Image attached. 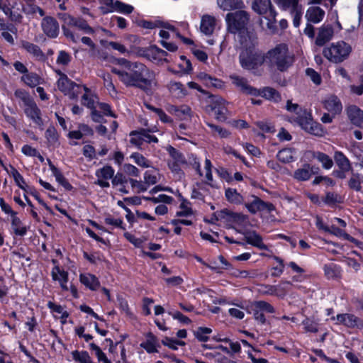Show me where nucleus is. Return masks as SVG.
Wrapping results in <instances>:
<instances>
[{
	"mask_svg": "<svg viewBox=\"0 0 363 363\" xmlns=\"http://www.w3.org/2000/svg\"><path fill=\"white\" fill-rule=\"evenodd\" d=\"M121 69L112 68L111 71L127 86H136L147 94H152L157 85L155 73L140 62H131L125 59L119 60Z\"/></svg>",
	"mask_w": 363,
	"mask_h": 363,
	"instance_id": "1",
	"label": "nucleus"
},
{
	"mask_svg": "<svg viewBox=\"0 0 363 363\" xmlns=\"http://www.w3.org/2000/svg\"><path fill=\"white\" fill-rule=\"evenodd\" d=\"M257 38L256 35H250L247 39L241 38L240 43V62L241 66L248 70H253L262 65L265 57L256 49Z\"/></svg>",
	"mask_w": 363,
	"mask_h": 363,
	"instance_id": "2",
	"label": "nucleus"
},
{
	"mask_svg": "<svg viewBox=\"0 0 363 363\" xmlns=\"http://www.w3.org/2000/svg\"><path fill=\"white\" fill-rule=\"evenodd\" d=\"M286 109L294 113V116L289 119L290 122L296 123L302 129L314 135L322 136L324 134L321 125L313 121L311 113L302 108L298 104L288 100Z\"/></svg>",
	"mask_w": 363,
	"mask_h": 363,
	"instance_id": "3",
	"label": "nucleus"
},
{
	"mask_svg": "<svg viewBox=\"0 0 363 363\" xmlns=\"http://www.w3.org/2000/svg\"><path fill=\"white\" fill-rule=\"evenodd\" d=\"M265 60L272 67L284 72L294 63V55L289 52L287 45L281 43L270 49L265 55Z\"/></svg>",
	"mask_w": 363,
	"mask_h": 363,
	"instance_id": "4",
	"label": "nucleus"
},
{
	"mask_svg": "<svg viewBox=\"0 0 363 363\" xmlns=\"http://www.w3.org/2000/svg\"><path fill=\"white\" fill-rule=\"evenodd\" d=\"M225 21L228 31L238 35V40L240 43L241 38L247 39L250 35H256L253 32H250L247 29L249 15L245 11L240 10L233 13H228L226 15Z\"/></svg>",
	"mask_w": 363,
	"mask_h": 363,
	"instance_id": "5",
	"label": "nucleus"
},
{
	"mask_svg": "<svg viewBox=\"0 0 363 363\" xmlns=\"http://www.w3.org/2000/svg\"><path fill=\"white\" fill-rule=\"evenodd\" d=\"M252 10L262 18L259 19V24L264 29L271 33L276 32L277 12L273 8L270 0H255L252 4Z\"/></svg>",
	"mask_w": 363,
	"mask_h": 363,
	"instance_id": "6",
	"label": "nucleus"
},
{
	"mask_svg": "<svg viewBox=\"0 0 363 363\" xmlns=\"http://www.w3.org/2000/svg\"><path fill=\"white\" fill-rule=\"evenodd\" d=\"M61 19L63 21L62 30L64 35L74 43L78 41L79 36L75 35L74 31L66 26L76 27L86 34H92L94 32V29L83 19L74 18L67 13H63L61 16Z\"/></svg>",
	"mask_w": 363,
	"mask_h": 363,
	"instance_id": "7",
	"label": "nucleus"
},
{
	"mask_svg": "<svg viewBox=\"0 0 363 363\" xmlns=\"http://www.w3.org/2000/svg\"><path fill=\"white\" fill-rule=\"evenodd\" d=\"M351 52L350 45L344 41H338L332 43L329 47L325 48L323 54L329 61L340 63L346 60Z\"/></svg>",
	"mask_w": 363,
	"mask_h": 363,
	"instance_id": "8",
	"label": "nucleus"
},
{
	"mask_svg": "<svg viewBox=\"0 0 363 363\" xmlns=\"http://www.w3.org/2000/svg\"><path fill=\"white\" fill-rule=\"evenodd\" d=\"M60 76L57 82L58 89L68 96L69 99H74L78 97L79 94L82 92V86L77 84L70 80L67 76L62 72H57Z\"/></svg>",
	"mask_w": 363,
	"mask_h": 363,
	"instance_id": "9",
	"label": "nucleus"
},
{
	"mask_svg": "<svg viewBox=\"0 0 363 363\" xmlns=\"http://www.w3.org/2000/svg\"><path fill=\"white\" fill-rule=\"evenodd\" d=\"M158 131L157 126L154 125L150 128L141 129L140 130L132 131L130 133V142L134 146L140 148L144 142L146 143H157L158 140L150 133Z\"/></svg>",
	"mask_w": 363,
	"mask_h": 363,
	"instance_id": "10",
	"label": "nucleus"
},
{
	"mask_svg": "<svg viewBox=\"0 0 363 363\" xmlns=\"http://www.w3.org/2000/svg\"><path fill=\"white\" fill-rule=\"evenodd\" d=\"M208 111H211L216 120L223 122L228 118V111L226 101L218 96H212L206 107Z\"/></svg>",
	"mask_w": 363,
	"mask_h": 363,
	"instance_id": "11",
	"label": "nucleus"
},
{
	"mask_svg": "<svg viewBox=\"0 0 363 363\" xmlns=\"http://www.w3.org/2000/svg\"><path fill=\"white\" fill-rule=\"evenodd\" d=\"M250 313H252L255 319L264 324L266 322L264 313H273L275 312L274 307L269 303L264 301L253 302L249 308Z\"/></svg>",
	"mask_w": 363,
	"mask_h": 363,
	"instance_id": "12",
	"label": "nucleus"
},
{
	"mask_svg": "<svg viewBox=\"0 0 363 363\" xmlns=\"http://www.w3.org/2000/svg\"><path fill=\"white\" fill-rule=\"evenodd\" d=\"M318 167L312 166L307 162L294 171L293 177L298 182L308 181L318 172Z\"/></svg>",
	"mask_w": 363,
	"mask_h": 363,
	"instance_id": "13",
	"label": "nucleus"
},
{
	"mask_svg": "<svg viewBox=\"0 0 363 363\" xmlns=\"http://www.w3.org/2000/svg\"><path fill=\"white\" fill-rule=\"evenodd\" d=\"M245 207L252 213H256L259 211L272 212L274 210V206L270 203H266L257 196H252L250 202L245 203Z\"/></svg>",
	"mask_w": 363,
	"mask_h": 363,
	"instance_id": "14",
	"label": "nucleus"
},
{
	"mask_svg": "<svg viewBox=\"0 0 363 363\" xmlns=\"http://www.w3.org/2000/svg\"><path fill=\"white\" fill-rule=\"evenodd\" d=\"M333 320H336L337 324H341L348 328H362L363 322L359 318L350 313L338 314L333 316Z\"/></svg>",
	"mask_w": 363,
	"mask_h": 363,
	"instance_id": "15",
	"label": "nucleus"
},
{
	"mask_svg": "<svg viewBox=\"0 0 363 363\" xmlns=\"http://www.w3.org/2000/svg\"><path fill=\"white\" fill-rule=\"evenodd\" d=\"M41 28L43 33L49 38H55L59 34V24L56 19L51 16H46L43 18Z\"/></svg>",
	"mask_w": 363,
	"mask_h": 363,
	"instance_id": "16",
	"label": "nucleus"
},
{
	"mask_svg": "<svg viewBox=\"0 0 363 363\" xmlns=\"http://www.w3.org/2000/svg\"><path fill=\"white\" fill-rule=\"evenodd\" d=\"M304 157L308 162H311L314 159L317 160L325 169H331L333 165V160L328 155L319 151H306L304 153Z\"/></svg>",
	"mask_w": 363,
	"mask_h": 363,
	"instance_id": "17",
	"label": "nucleus"
},
{
	"mask_svg": "<svg viewBox=\"0 0 363 363\" xmlns=\"http://www.w3.org/2000/svg\"><path fill=\"white\" fill-rule=\"evenodd\" d=\"M26 116L30 118L36 125L43 129V121L41 117V111L36 104L33 101L23 108Z\"/></svg>",
	"mask_w": 363,
	"mask_h": 363,
	"instance_id": "18",
	"label": "nucleus"
},
{
	"mask_svg": "<svg viewBox=\"0 0 363 363\" xmlns=\"http://www.w3.org/2000/svg\"><path fill=\"white\" fill-rule=\"evenodd\" d=\"M230 79L232 81V83L240 90L246 94L249 95H256L258 93V89L253 88L248 83L247 81L238 75L232 74L230 76Z\"/></svg>",
	"mask_w": 363,
	"mask_h": 363,
	"instance_id": "19",
	"label": "nucleus"
},
{
	"mask_svg": "<svg viewBox=\"0 0 363 363\" xmlns=\"http://www.w3.org/2000/svg\"><path fill=\"white\" fill-rule=\"evenodd\" d=\"M52 279L57 281L62 291H68V273L60 268L59 266H55L51 272Z\"/></svg>",
	"mask_w": 363,
	"mask_h": 363,
	"instance_id": "20",
	"label": "nucleus"
},
{
	"mask_svg": "<svg viewBox=\"0 0 363 363\" xmlns=\"http://www.w3.org/2000/svg\"><path fill=\"white\" fill-rule=\"evenodd\" d=\"M348 118L354 125L363 128V111L359 107L352 105L347 108Z\"/></svg>",
	"mask_w": 363,
	"mask_h": 363,
	"instance_id": "21",
	"label": "nucleus"
},
{
	"mask_svg": "<svg viewBox=\"0 0 363 363\" xmlns=\"http://www.w3.org/2000/svg\"><path fill=\"white\" fill-rule=\"evenodd\" d=\"M324 107L333 116L339 114L342 110L340 100L335 95H330L325 99Z\"/></svg>",
	"mask_w": 363,
	"mask_h": 363,
	"instance_id": "22",
	"label": "nucleus"
},
{
	"mask_svg": "<svg viewBox=\"0 0 363 363\" xmlns=\"http://www.w3.org/2000/svg\"><path fill=\"white\" fill-rule=\"evenodd\" d=\"M168 111L172 114H174L180 120L189 121L191 119L192 116V111L191 108L186 105H182L180 106H171Z\"/></svg>",
	"mask_w": 363,
	"mask_h": 363,
	"instance_id": "23",
	"label": "nucleus"
},
{
	"mask_svg": "<svg viewBox=\"0 0 363 363\" xmlns=\"http://www.w3.org/2000/svg\"><path fill=\"white\" fill-rule=\"evenodd\" d=\"M245 239L247 243L259 250H269L268 246L263 242L262 238L255 231L245 233Z\"/></svg>",
	"mask_w": 363,
	"mask_h": 363,
	"instance_id": "24",
	"label": "nucleus"
},
{
	"mask_svg": "<svg viewBox=\"0 0 363 363\" xmlns=\"http://www.w3.org/2000/svg\"><path fill=\"white\" fill-rule=\"evenodd\" d=\"M333 35V30L330 26H322L318 30L315 40V44L318 46H323L327 42L331 40Z\"/></svg>",
	"mask_w": 363,
	"mask_h": 363,
	"instance_id": "25",
	"label": "nucleus"
},
{
	"mask_svg": "<svg viewBox=\"0 0 363 363\" xmlns=\"http://www.w3.org/2000/svg\"><path fill=\"white\" fill-rule=\"evenodd\" d=\"M161 28L159 35L161 37L162 40H166L170 38H180L181 35L174 26L169 23H161L160 26Z\"/></svg>",
	"mask_w": 363,
	"mask_h": 363,
	"instance_id": "26",
	"label": "nucleus"
},
{
	"mask_svg": "<svg viewBox=\"0 0 363 363\" xmlns=\"http://www.w3.org/2000/svg\"><path fill=\"white\" fill-rule=\"evenodd\" d=\"M216 27V18L213 16L204 15L201 20L200 29L201 31L206 35H211Z\"/></svg>",
	"mask_w": 363,
	"mask_h": 363,
	"instance_id": "27",
	"label": "nucleus"
},
{
	"mask_svg": "<svg viewBox=\"0 0 363 363\" xmlns=\"http://www.w3.org/2000/svg\"><path fill=\"white\" fill-rule=\"evenodd\" d=\"M167 88L172 96L176 99H182L188 94L184 84L179 82L171 81L168 84Z\"/></svg>",
	"mask_w": 363,
	"mask_h": 363,
	"instance_id": "28",
	"label": "nucleus"
},
{
	"mask_svg": "<svg viewBox=\"0 0 363 363\" xmlns=\"http://www.w3.org/2000/svg\"><path fill=\"white\" fill-rule=\"evenodd\" d=\"M80 282L91 291L97 290L100 286L98 278L89 273L80 274Z\"/></svg>",
	"mask_w": 363,
	"mask_h": 363,
	"instance_id": "29",
	"label": "nucleus"
},
{
	"mask_svg": "<svg viewBox=\"0 0 363 363\" xmlns=\"http://www.w3.org/2000/svg\"><path fill=\"white\" fill-rule=\"evenodd\" d=\"M325 16V11L318 6L309 7L306 13V19L313 23H320Z\"/></svg>",
	"mask_w": 363,
	"mask_h": 363,
	"instance_id": "30",
	"label": "nucleus"
},
{
	"mask_svg": "<svg viewBox=\"0 0 363 363\" xmlns=\"http://www.w3.org/2000/svg\"><path fill=\"white\" fill-rule=\"evenodd\" d=\"M220 216L223 218L229 219L230 221L239 225H245L247 222V216L240 213H234L224 210L220 212Z\"/></svg>",
	"mask_w": 363,
	"mask_h": 363,
	"instance_id": "31",
	"label": "nucleus"
},
{
	"mask_svg": "<svg viewBox=\"0 0 363 363\" xmlns=\"http://www.w3.org/2000/svg\"><path fill=\"white\" fill-rule=\"evenodd\" d=\"M217 5L223 11L241 9L244 7L242 0H217Z\"/></svg>",
	"mask_w": 363,
	"mask_h": 363,
	"instance_id": "32",
	"label": "nucleus"
},
{
	"mask_svg": "<svg viewBox=\"0 0 363 363\" xmlns=\"http://www.w3.org/2000/svg\"><path fill=\"white\" fill-rule=\"evenodd\" d=\"M22 48L37 60H43L44 54L38 45L28 41L22 42Z\"/></svg>",
	"mask_w": 363,
	"mask_h": 363,
	"instance_id": "33",
	"label": "nucleus"
},
{
	"mask_svg": "<svg viewBox=\"0 0 363 363\" xmlns=\"http://www.w3.org/2000/svg\"><path fill=\"white\" fill-rule=\"evenodd\" d=\"M275 4L282 10L289 11L290 13L300 8L301 5L298 4V0H274Z\"/></svg>",
	"mask_w": 363,
	"mask_h": 363,
	"instance_id": "34",
	"label": "nucleus"
},
{
	"mask_svg": "<svg viewBox=\"0 0 363 363\" xmlns=\"http://www.w3.org/2000/svg\"><path fill=\"white\" fill-rule=\"evenodd\" d=\"M162 177L159 169L155 168L146 171L144 174L145 183L148 186L155 184L161 180Z\"/></svg>",
	"mask_w": 363,
	"mask_h": 363,
	"instance_id": "35",
	"label": "nucleus"
},
{
	"mask_svg": "<svg viewBox=\"0 0 363 363\" xmlns=\"http://www.w3.org/2000/svg\"><path fill=\"white\" fill-rule=\"evenodd\" d=\"M179 197L180 199V205L179 208V211L177 212L176 215L177 216H186L188 217L189 216L193 215L194 211L192 210L190 202L184 199V197L179 193Z\"/></svg>",
	"mask_w": 363,
	"mask_h": 363,
	"instance_id": "36",
	"label": "nucleus"
},
{
	"mask_svg": "<svg viewBox=\"0 0 363 363\" xmlns=\"http://www.w3.org/2000/svg\"><path fill=\"white\" fill-rule=\"evenodd\" d=\"M11 229L15 235L23 236L26 234V227L23 225L21 219L18 218L16 215H13V217L11 218Z\"/></svg>",
	"mask_w": 363,
	"mask_h": 363,
	"instance_id": "37",
	"label": "nucleus"
},
{
	"mask_svg": "<svg viewBox=\"0 0 363 363\" xmlns=\"http://www.w3.org/2000/svg\"><path fill=\"white\" fill-rule=\"evenodd\" d=\"M335 161L337 165L344 172H347L351 169V164L349 160L341 152H335L334 155Z\"/></svg>",
	"mask_w": 363,
	"mask_h": 363,
	"instance_id": "38",
	"label": "nucleus"
},
{
	"mask_svg": "<svg viewBox=\"0 0 363 363\" xmlns=\"http://www.w3.org/2000/svg\"><path fill=\"white\" fill-rule=\"evenodd\" d=\"M198 78L207 86L220 88L223 86V82L220 80L213 78L205 72L199 73L198 74Z\"/></svg>",
	"mask_w": 363,
	"mask_h": 363,
	"instance_id": "39",
	"label": "nucleus"
},
{
	"mask_svg": "<svg viewBox=\"0 0 363 363\" xmlns=\"http://www.w3.org/2000/svg\"><path fill=\"white\" fill-rule=\"evenodd\" d=\"M82 91L84 93L82 96V104L90 109H94L95 96L86 86H82Z\"/></svg>",
	"mask_w": 363,
	"mask_h": 363,
	"instance_id": "40",
	"label": "nucleus"
},
{
	"mask_svg": "<svg viewBox=\"0 0 363 363\" xmlns=\"http://www.w3.org/2000/svg\"><path fill=\"white\" fill-rule=\"evenodd\" d=\"M295 151L292 148H284L277 153L278 160L283 163H289L293 162L295 159Z\"/></svg>",
	"mask_w": 363,
	"mask_h": 363,
	"instance_id": "41",
	"label": "nucleus"
},
{
	"mask_svg": "<svg viewBox=\"0 0 363 363\" xmlns=\"http://www.w3.org/2000/svg\"><path fill=\"white\" fill-rule=\"evenodd\" d=\"M156 345L157 339L151 333H149L146 337L145 341L140 344V347L144 348L149 353H152L157 351Z\"/></svg>",
	"mask_w": 363,
	"mask_h": 363,
	"instance_id": "42",
	"label": "nucleus"
},
{
	"mask_svg": "<svg viewBox=\"0 0 363 363\" xmlns=\"http://www.w3.org/2000/svg\"><path fill=\"white\" fill-rule=\"evenodd\" d=\"M291 284L289 281H283L277 286L270 287L269 294L272 295H276L278 296H284L285 291L290 289Z\"/></svg>",
	"mask_w": 363,
	"mask_h": 363,
	"instance_id": "43",
	"label": "nucleus"
},
{
	"mask_svg": "<svg viewBox=\"0 0 363 363\" xmlns=\"http://www.w3.org/2000/svg\"><path fill=\"white\" fill-rule=\"evenodd\" d=\"M258 93L255 96H261L269 100L277 101L280 99L279 93L271 87H265L262 89H258Z\"/></svg>",
	"mask_w": 363,
	"mask_h": 363,
	"instance_id": "44",
	"label": "nucleus"
},
{
	"mask_svg": "<svg viewBox=\"0 0 363 363\" xmlns=\"http://www.w3.org/2000/svg\"><path fill=\"white\" fill-rule=\"evenodd\" d=\"M22 10L26 14H35L38 13L40 16H43L45 15L43 10L35 5L33 0H28L26 1V4L23 6Z\"/></svg>",
	"mask_w": 363,
	"mask_h": 363,
	"instance_id": "45",
	"label": "nucleus"
},
{
	"mask_svg": "<svg viewBox=\"0 0 363 363\" xmlns=\"http://www.w3.org/2000/svg\"><path fill=\"white\" fill-rule=\"evenodd\" d=\"M10 167V175H11L16 182V184L19 186L21 189L24 190L26 192L28 191L27 189L28 186L26 184V182L22 177V175L11 165Z\"/></svg>",
	"mask_w": 363,
	"mask_h": 363,
	"instance_id": "46",
	"label": "nucleus"
},
{
	"mask_svg": "<svg viewBox=\"0 0 363 363\" xmlns=\"http://www.w3.org/2000/svg\"><path fill=\"white\" fill-rule=\"evenodd\" d=\"M72 356L79 363H94L86 351L74 350L72 352Z\"/></svg>",
	"mask_w": 363,
	"mask_h": 363,
	"instance_id": "47",
	"label": "nucleus"
},
{
	"mask_svg": "<svg viewBox=\"0 0 363 363\" xmlns=\"http://www.w3.org/2000/svg\"><path fill=\"white\" fill-rule=\"evenodd\" d=\"M324 272L328 279H333L340 277V268L333 264H328L324 267Z\"/></svg>",
	"mask_w": 363,
	"mask_h": 363,
	"instance_id": "48",
	"label": "nucleus"
},
{
	"mask_svg": "<svg viewBox=\"0 0 363 363\" xmlns=\"http://www.w3.org/2000/svg\"><path fill=\"white\" fill-rule=\"evenodd\" d=\"M212 164L209 159H206L204 165L206 184L212 186L217 187V185L214 183L212 176Z\"/></svg>",
	"mask_w": 363,
	"mask_h": 363,
	"instance_id": "49",
	"label": "nucleus"
},
{
	"mask_svg": "<svg viewBox=\"0 0 363 363\" xmlns=\"http://www.w3.org/2000/svg\"><path fill=\"white\" fill-rule=\"evenodd\" d=\"M48 307L50 309L52 313H55L58 315H60V318L63 320L62 323H65L69 316V313L65 311L60 305H57L52 301H49L48 303Z\"/></svg>",
	"mask_w": 363,
	"mask_h": 363,
	"instance_id": "50",
	"label": "nucleus"
},
{
	"mask_svg": "<svg viewBox=\"0 0 363 363\" xmlns=\"http://www.w3.org/2000/svg\"><path fill=\"white\" fill-rule=\"evenodd\" d=\"M114 169L111 166H104L96 172L98 179L108 180L113 177Z\"/></svg>",
	"mask_w": 363,
	"mask_h": 363,
	"instance_id": "51",
	"label": "nucleus"
},
{
	"mask_svg": "<svg viewBox=\"0 0 363 363\" xmlns=\"http://www.w3.org/2000/svg\"><path fill=\"white\" fill-rule=\"evenodd\" d=\"M207 125L211 128L213 135H218L221 138H228L230 135V132L224 128L209 123Z\"/></svg>",
	"mask_w": 363,
	"mask_h": 363,
	"instance_id": "52",
	"label": "nucleus"
},
{
	"mask_svg": "<svg viewBox=\"0 0 363 363\" xmlns=\"http://www.w3.org/2000/svg\"><path fill=\"white\" fill-rule=\"evenodd\" d=\"M225 197L228 201L237 204L241 203L243 200L242 196L233 189H228L225 190Z\"/></svg>",
	"mask_w": 363,
	"mask_h": 363,
	"instance_id": "53",
	"label": "nucleus"
},
{
	"mask_svg": "<svg viewBox=\"0 0 363 363\" xmlns=\"http://www.w3.org/2000/svg\"><path fill=\"white\" fill-rule=\"evenodd\" d=\"M302 324L306 332L313 333L318 332V323L312 318H306L303 320Z\"/></svg>",
	"mask_w": 363,
	"mask_h": 363,
	"instance_id": "54",
	"label": "nucleus"
},
{
	"mask_svg": "<svg viewBox=\"0 0 363 363\" xmlns=\"http://www.w3.org/2000/svg\"><path fill=\"white\" fill-rule=\"evenodd\" d=\"M22 81L27 85L33 87L40 84V78L34 73L26 74L21 77Z\"/></svg>",
	"mask_w": 363,
	"mask_h": 363,
	"instance_id": "55",
	"label": "nucleus"
},
{
	"mask_svg": "<svg viewBox=\"0 0 363 363\" xmlns=\"http://www.w3.org/2000/svg\"><path fill=\"white\" fill-rule=\"evenodd\" d=\"M169 155L172 157V160L169 162H177V163H186V160L182 153L178 152L175 148L172 146H169L167 148Z\"/></svg>",
	"mask_w": 363,
	"mask_h": 363,
	"instance_id": "56",
	"label": "nucleus"
},
{
	"mask_svg": "<svg viewBox=\"0 0 363 363\" xmlns=\"http://www.w3.org/2000/svg\"><path fill=\"white\" fill-rule=\"evenodd\" d=\"M130 157L133 160L134 162L140 167L143 168H147L150 167V162L140 153H133Z\"/></svg>",
	"mask_w": 363,
	"mask_h": 363,
	"instance_id": "57",
	"label": "nucleus"
},
{
	"mask_svg": "<svg viewBox=\"0 0 363 363\" xmlns=\"http://www.w3.org/2000/svg\"><path fill=\"white\" fill-rule=\"evenodd\" d=\"M14 95L16 97L21 100L23 104V108L34 101L30 96L29 94L23 89H17L15 91Z\"/></svg>",
	"mask_w": 363,
	"mask_h": 363,
	"instance_id": "58",
	"label": "nucleus"
},
{
	"mask_svg": "<svg viewBox=\"0 0 363 363\" xmlns=\"http://www.w3.org/2000/svg\"><path fill=\"white\" fill-rule=\"evenodd\" d=\"M90 347L91 350H93L95 353L96 357L98 359L99 362H101L103 363H111L106 357L105 353L101 350V348L94 343H91L90 345Z\"/></svg>",
	"mask_w": 363,
	"mask_h": 363,
	"instance_id": "59",
	"label": "nucleus"
},
{
	"mask_svg": "<svg viewBox=\"0 0 363 363\" xmlns=\"http://www.w3.org/2000/svg\"><path fill=\"white\" fill-rule=\"evenodd\" d=\"M133 11V7L131 5L124 4L123 2L116 1L115 2L114 11H117L123 14H129Z\"/></svg>",
	"mask_w": 363,
	"mask_h": 363,
	"instance_id": "60",
	"label": "nucleus"
},
{
	"mask_svg": "<svg viewBox=\"0 0 363 363\" xmlns=\"http://www.w3.org/2000/svg\"><path fill=\"white\" fill-rule=\"evenodd\" d=\"M102 78L104 79V84L105 87L108 91L109 94L114 96L116 94V88L112 82V79L111 76L108 74H104L102 76Z\"/></svg>",
	"mask_w": 363,
	"mask_h": 363,
	"instance_id": "61",
	"label": "nucleus"
},
{
	"mask_svg": "<svg viewBox=\"0 0 363 363\" xmlns=\"http://www.w3.org/2000/svg\"><path fill=\"white\" fill-rule=\"evenodd\" d=\"M100 10L102 13H108L114 11L115 2L113 0H101Z\"/></svg>",
	"mask_w": 363,
	"mask_h": 363,
	"instance_id": "62",
	"label": "nucleus"
},
{
	"mask_svg": "<svg viewBox=\"0 0 363 363\" xmlns=\"http://www.w3.org/2000/svg\"><path fill=\"white\" fill-rule=\"evenodd\" d=\"M70 61L71 55L68 52L64 50H61L58 52L57 57L56 60V62L57 65L66 66L70 62Z\"/></svg>",
	"mask_w": 363,
	"mask_h": 363,
	"instance_id": "63",
	"label": "nucleus"
},
{
	"mask_svg": "<svg viewBox=\"0 0 363 363\" xmlns=\"http://www.w3.org/2000/svg\"><path fill=\"white\" fill-rule=\"evenodd\" d=\"M212 330L211 328L201 327L195 331V336L198 340L202 342H205L208 340V335L211 333Z\"/></svg>",
	"mask_w": 363,
	"mask_h": 363,
	"instance_id": "64",
	"label": "nucleus"
}]
</instances>
